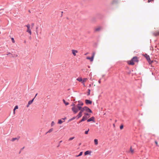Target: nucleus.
Wrapping results in <instances>:
<instances>
[{
  "mask_svg": "<svg viewBox=\"0 0 159 159\" xmlns=\"http://www.w3.org/2000/svg\"><path fill=\"white\" fill-rule=\"evenodd\" d=\"M78 108L80 110V111L83 112L84 111L90 113H92V111L88 107H78Z\"/></svg>",
  "mask_w": 159,
  "mask_h": 159,
  "instance_id": "obj_1",
  "label": "nucleus"
},
{
  "mask_svg": "<svg viewBox=\"0 0 159 159\" xmlns=\"http://www.w3.org/2000/svg\"><path fill=\"white\" fill-rule=\"evenodd\" d=\"M126 62L129 65H133L135 62H138V60H128Z\"/></svg>",
  "mask_w": 159,
  "mask_h": 159,
  "instance_id": "obj_2",
  "label": "nucleus"
},
{
  "mask_svg": "<svg viewBox=\"0 0 159 159\" xmlns=\"http://www.w3.org/2000/svg\"><path fill=\"white\" fill-rule=\"evenodd\" d=\"M27 27V30H26V32L29 33L30 35H31L32 34V32L31 31V30L30 29V26L29 24H28L27 25L25 26Z\"/></svg>",
  "mask_w": 159,
  "mask_h": 159,
  "instance_id": "obj_3",
  "label": "nucleus"
},
{
  "mask_svg": "<svg viewBox=\"0 0 159 159\" xmlns=\"http://www.w3.org/2000/svg\"><path fill=\"white\" fill-rule=\"evenodd\" d=\"M72 110L73 112L75 113H76L80 110L77 107V105L76 107H73L72 108Z\"/></svg>",
  "mask_w": 159,
  "mask_h": 159,
  "instance_id": "obj_4",
  "label": "nucleus"
},
{
  "mask_svg": "<svg viewBox=\"0 0 159 159\" xmlns=\"http://www.w3.org/2000/svg\"><path fill=\"white\" fill-rule=\"evenodd\" d=\"M102 29V28L101 27H98L95 28L94 29V31L95 32H98L99 31Z\"/></svg>",
  "mask_w": 159,
  "mask_h": 159,
  "instance_id": "obj_5",
  "label": "nucleus"
},
{
  "mask_svg": "<svg viewBox=\"0 0 159 159\" xmlns=\"http://www.w3.org/2000/svg\"><path fill=\"white\" fill-rule=\"evenodd\" d=\"M72 53L74 56H75L76 55V53L78 52V51L72 49L71 50Z\"/></svg>",
  "mask_w": 159,
  "mask_h": 159,
  "instance_id": "obj_6",
  "label": "nucleus"
},
{
  "mask_svg": "<svg viewBox=\"0 0 159 159\" xmlns=\"http://www.w3.org/2000/svg\"><path fill=\"white\" fill-rule=\"evenodd\" d=\"M79 104L77 105V107L78 108V107H82L81 106H82L83 105V103L80 101H78Z\"/></svg>",
  "mask_w": 159,
  "mask_h": 159,
  "instance_id": "obj_7",
  "label": "nucleus"
},
{
  "mask_svg": "<svg viewBox=\"0 0 159 159\" xmlns=\"http://www.w3.org/2000/svg\"><path fill=\"white\" fill-rule=\"evenodd\" d=\"M87 122H89L91 121H92L93 122H95L94 117H92L90 118L87 120Z\"/></svg>",
  "mask_w": 159,
  "mask_h": 159,
  "instance_id": "obj_8",
  "label": "nucleus"
},
{
  "mask_svg": "<svg viewBox=\"0 0 159 159\" xmlns=\"http://www.w3.org/2000/svg\"><path fill=\"white\" fill-rule=\"evenodd\" d=\"M88 118V117L87 116H84L83 117L82 119L79 121V123L83 121L86 120H87Z\"/></svg>",
  "mask_w": 159,
  "mask_h": 159,
  "instance_id": "obj_9",
  "label": "nucleus"
},
{
  "mask_svg": "<svg viewBox=\"0 0 159 159\" xmlns=\"http://www.w3.org/2000/svg\"><path fill=\"white\" fill-rule=\"evenodd\" d=\"M94 55H95V53L93 52V53L92 56L91 57H87V59L88 60H93L94 58Z\"/></svg>",
  "mask_w": 159,
  "mask_h": 159,
  "instance_id": "obj_10",
  "label": "nucleus"
},
{
  "mask_svg": "<svg viewBox=\"0 0 159 159\" xmlns=\"http://www.w3.org/2000/svg\"><path fill=\"white\" fill-rule=\"evenodd\" d=\"M91 153V151H87L84 153V154L85 156L87 155H90Z\"/></svg>",
  "mask_w": 159,
  "mask_h": 159,
  "instance_id": "obj_11",
  "label": "nucleus"
},
{
  "mask_svg": "<svg viewBox=\"0 0 159 159\" xmlns=\"http://www.w3.org/2000/svg\"><path fill=\"white\" fill-rule=\"evenodd\" d=\"M82 113L83 112H81L80 111L77 116V117H78V118H79L82 116L83 115Z\"/></svg>",
  "mask_w": 159,
  "mask_h": 159,
  "instance_id": "obj_12",
  "label": "nucleus"
},
{
  "mask_svg": "<svg viewBox=\"0 0 159 159\" xmlns=\"http://www.w3.org/2000/svg\"><path fill=\"white\" fill-rule=\"evenodd\" d=\"M85 102L87 104H91L92 103L91 101L88 99L85 100Z\"/></svg>",
  "mask_w": 159,
  "mask_h": 159,
  "instance_id": "obj_13",
  "label": "nucleus"
},
{
  "mask_svg": "<svg viewBox=\"0 0 159 159\" xmlns=\"http://www.w3.org/2000/svg\"><path fill=\"white\" fill-rule=\"evenodd\" d=\"M148 61L149 64H151L153 63L156 62V61L155 60H148Z\"/></svg>",
  "mask_w": 159,
  "mask_h": 159,
  "instance_id": "obj_14",
  "label": "nucleus"
},
{
  "mask_svg": "<svg viewBox=\"0 0 159 159\" xmlns=\"http://www.w3.org/2000/svg\"><path fill=\"white\" fill-rule=\"evenodd\" d=\"M144 56L145 57L147 60H150V58L149 55H147V54H145Z\"/></svg>",
  "mask_w": 159,
  "mask_h": 159,
  "instance_id": "obj_15",
  "label": "nucleus"
},
{
  "mask_svg": "<svg viewBox=\"0 0 159 159\" xmlns=\"http://www.w3.org/2000/svg\"><path fill=\"white\" fill-rule=\"evenodd\" d=\"M134 152V150L131 147L130 148V152L132 154H133Z\"/></svg>",
  "mask_w": 159,
  "mask_h": 159,
  "instance_id": "obj_16",
  "label": "nucleus"
},
{
  "mask_svg": "<svg viewBox=\"0 0 159 159\" xmlns=\"http://www.w3.org/2000/svg\"><path fill=\"white\" fill-rule=\"evenodd\" d=\"M77 80L79 82H81L83 81L82 78L81 77H78L77 79Z\"/></svg>",
  "mask_w": 159,
  "mask_h": 159,
  "instance_id": "obj_17",
  "label": "nucleus"
},
{
  "mask_svg": "<svg viewBox=\"0 0 159 159\" xmlns=\"http://www.w3.org/2000/svg\"><path fill=\"white\" fill-rule=\"evenodd\" d=\"M63 101L64 103L65 104V105L66 106L69 105V103L67 102H66L64 99H63Z\"/></svg>",
  "mask_w": 159,
  "mask_h": 159,
  "instance_id": "obj_18",
  "label": "nucleus"
},
{
  "mask_svg": "<svg viewBox=\"0 0 159 159\" xmlns=\"http://www.w3.org/2000/svg\"><path fill=\"white\" fill-rule=\"evenodd\" d=\"M34 99V98L33 99L29 101V102L28 103H29V105H30L33 103Z\"/></svg>",
  "mask_w": 159,
  "mask_h": 159,
  "instance_id": "obj_19",
  "label": "nucleus"
},
{
  "mask_svg": "<svg viewBox=\"0 0 159 159\" xmlns=\"http://www.w3.org/2000/svg\"><path fill=\"white\" fill-rule=\"evenodd\" d=\"M94 142L95 143V145H97L98 144V140L97 139H95L94 140Z\"/></svg>",
  "mask_w": 159,
  "mask_h": 159,
  "instance_id": "obj_20",
  "label": "nucleus"
},
{
  "mask_svg": "<svg viewBox=\"0 0 159 159\" xmlns=\"http://www.w3.org/2000/svg\"><path fill=\"white\" fill-rule=\"evenodd\" d=\"M53 130V128H51L47 132L46 134L48 133H50L52 132Z\"/></svg>",
  "mask_w": 159,
  "mask_h": 159,
  "instance_id": "obj_21",
  "label": "nucleus"
},
{
  "mask_svg": "<svg viewBox=\"0 0 159 159\" xmlns=\"http://www.w3.org/2000/svg\"><path fill=\"white\" fill-rule=\"evenodd\" d=\"M64 121H62L61 120H59L58 121V124H61Z\"/></svg>",
  "mask_w": 159,
  "mask_h": 159,
  "instance_id": "obj_22",
  "label": "nucleus"
},
{
  "mask_svg": "<svg viewBox=\"0 0 159 159\" xmlns=\"http://www.w3.org/2000/svg\"><path fill=\"white\" fill-rule=\"evenodd\" d=\"M74 138H75V137H70V138L69 139L68 141H70L73 139Z\"/></svg>",
  "mask_w": 159,
  "mask_h": 159,
  "instance_id": "obj_23",
  "label": "nucleus"
},
{
  "mask_svg": "<svg viewBox=\"0 0 159 159\" xmlns=\"http://www.w3.org/2000/svg\"><path fill=\"white\" fill-rule=\"evenodd\" d=\"M82 154H83V152H80L79 155L76 156V157H80V156H81L82 155Z\"/></svg>",
  "mask_w": 159,
  "mask_h": 159,
  "instance_id": "obj_24",
  "label": "nucleus"
},
{
  "mask_svg": "<svg viewBox=\"0 0 159 159\" xmlns=\"http://www.w3.org/2000/svg\"><path fill=\"white\" fill-rule=\"evenodd\" d=\"M87 80V79L86 78L83 79V83H84V82H86Z\"/></svg>",
  "mask_w": 159,
  "mask_h": 159,
  "instance_id": "obj_25",
  "label": "nucleus"
},
{
  "mask_svg": "<svg viewBox=\"0 0 159 159\" xmlns=\"http://www.w3.org/2000/svg\"><path fill=\"white\" fill-rule=\"evenodd\" d=\"M54 124H55V123H54V122L53 121H52L51 122V126H53Z\"/></svg>",
  "mask_w": 159,
  "mask_h": 159,
  "instance_id": "obj_26",
  "label": "nucleus"
},
{
  "mask_svg": "<svg viewBox=\"0 0 159 159\" xmlns=\"http://www.w3.org/2000/svg\"><path fill=\"white\" fill-rule=\"evenodd\" d=\"M90 90L89 89H88V95H89L90 94Z\"/></svg>",
  "mask_w": 159,
  "mask_h": 159,
  "instance_id": "obj_27",
  "label": "nucleus"
},
{
  "mask_svg": "<svg viewBox=\"0 0 159 159\" xmlns=\"http://www.w3.org/2000/svg\"><path fill=\"white\" fill-rule=\"evenodd\" d=\"M123 125H121L120 126V129H122L123 128Z\"/></svg>",
  "mask_w": 159,
  "mask_h": 159,
  "instance_id": "obj_28",
  "label": "nucleus"
},
{
  "mask_svg": "<svg viewBox=\"0 0 159 159\" xmlns=\"http://www.w3.org/2000/svg\"><path fill=\"white\" fill-rule=\"evenodd\" d=\"M11 39L12 43H15V41L14 40V38H12Z\"/></svg>",
  "mask_w": 159,
  "mask_h": 159,
  "instance_id": "obj_29",
  "label": "nucleus"
},
{
  "mask_svg": "<svg viewBox=\"0 0 159 159\" xmlns=\"http://www.w3.org/2000/svg\"><path fill=\"white\" fill-rule=\"evenodd\" d=\"M16 139H17L16 138H13L12 139L11 141L13 142L16 140Z\"/></svg>",
  "mask_w": 159,
  "mask_h": 159,
  "instance_id": "obj_30",
  "label": "nucleus"
},
{
  "mask_svg": "<svg viewBox=\"0 0 159 159\" xmlns=\"http://www.w3.org/2000/svg\"><path fill=\"white\" fill-rule=\"evenodd\" d=\"M89 131V129H88V130H87V131H85V134H88V132Z\"/></svg>",
  "mask_w": 159,
  "mask_h": 159,
  "instance_id": "obj_31",
  "label": "nucleus"
},
{
  "mask_svg": "<svg viewBox=\"0 0 159 159\" xmlns=\"http://www.w3.org/2000/svg\"><path fill=\"white\" fill-rule=\"evenodd\" d=\"M117 2V1L116 0H114L112 2V4H115Z\"/></svg>",
  "mask_w": 159,
  "mask_h": 159,
  "instance_id": "obj_32",
  "label": "nucleus"
},
{
  "mask_svg": "<svg viewBox=\"0 0 159 159\" xmlns=\"http://www.w3.org/2000/svg\"><path fill=\"white\" fill-rule=\"evenodd\" d=\"M138 58L136 57H134L132 60H135V59H137Z\"/></svg>",
  "mask_w": 159,
  "mask_h": 159,
  "instance_id": "obj_33",
  "label": "nucleus"
},
{
  "mask_svg": "<svg viewBox=\"0 0 159 159\" xmlns=\"http://www.w3.org/2000/svg\"><path fill=\"white\" fill-rule=\"evenodd\" d=\"M84 114L85 115L84 116H89V114L88 113H86V112L84 113Z\"/></svg>",
  "mask_w": 159,
  "mask_h": 159,
  "instance_id": "obj_34",
  "label": "nucleus"
},
{
  "mask_svg": "<svg viewBox=\"0 0 159 159\" xmlns=\"http://www.w3.org/2000/svg\"><path fill=\"white\" fill-rule=\"evenodd\" d=\"M14 109H15V110H16V109H18V106H17V105L16 106Z\"/></svg>",
  "mask_w": 159,
  "mask_h": 159,
  "instance_id": "obj_35",
  "label": "nucleus"
},
{
  "mask_svg": "<svg viewBox=\"0 0 159 159\" xmlns=\"http://www.w3.org/2000/svg\"><path fill=\"white\" fill-rule=\"evenodd\" d=\"M76 118V117H73V118H72L71 119H70V120H74Z\"/></svg>",
  "mask_w": 159,
  "mask_h": 159,
  "instance_id": "obj_36",
  "label": "nucleus"
},
{
  "mask_svg": "<svg viewBox=\"0 0 159 159\" xmlns=\"http://www.w3.org/2000/svg\"><path fill=\"white\" fill-rule=\"evenodd\" d=\"M71 106H73V107H76V106H75V104L74 103H73L72 104V105H71Z\"/></svg>",
  "mask_w": 159,
  "mask_h": 159,
  "instance_id": "obj_37",
  "label": "nucleus"
},
{
  "mask_svg": "<svg viewBox=\"0 0 159 159\" xmlns=\"http://www.w3.org/2000/svg\"><path fill=\"white\" fill-rule=\"evenodd\" d=\"M155 143L157 145V146H158V143H157V141H155Z\"/></svg>",
  "mask_w": 159,
  "mask_h": 159,
  "instance_id": "obj_38",
  "label": "nucleus"
},
{
  "mask_svg": "<svg viewBox=\"0 0 159 159\" xmlns=\"http://www.w3.org/2000/svg\"><path fill=\"white\" fill-rule=\"evenodd\" d=\"M98 83H99V84H100V83H101V79H100L98 80Z\"/></svg>",
  "mask_w": 159,
  "mask_h": 159,
  "instance_id": "obj_39",
  "label": "nucleus"
},
{
  "mask_svg": "<svg viewBox=\"0 0 159 159\" xmlns=\"http://www.w3.org/2000/svg\"><path fill=\"white\" fill-rule=\"evenodd\" d=\"M34 23H32V24L31 25H32V27H33L34 26Z\"/></svg>",
  "mask_w": 159,
  "mask_h": 159,
  "instance_id": "obj_40",
  "label": "nucleus"
},
{
  "mask_svg": "<svg viewBox=\"0 0 159 159\" xmlns=\"http://www.w3.org/2000/svg\"><path fill=\"white\" fill-rule=\"evenodd\" d=\"M29 105V103H28V104H27V107H29V105Z\"/></svg>",
  "mask_w": 159,
  "mask_h": 159,
  "instance_id": "obj_41",
  "label": "nucleus"
},
{
  "mask_svg": "<svg viewBox=\"0 0 159 159\" xmlns=\"http://www.w3.org/2000/svg\"><path fill=\"white\" fill-rule=\"evenodd\" d=\"M148 2H150V1H152V0H148Z\"/></svg>",
  "mask_w": 159,
  "mask_h": 159,
  "instance_id": "obj_42",
  "label": "nucleus"
},
{
  "mask_svg": "<svg viewBox=\"0 0 159 159\" xmlns=\"http://www.w3.org/2000/svg\"><path fill=\"white\" fill-rule=\"evenodd\" d=\"M37 94H38V93H37L35 95V97H34V98H35V97L37 96Z\"/></svg>",
  "mask_w": 159,
  "mask_h": 159,
  "instance_id": "obj_43",
  "label": "nucleus"
},
{
  "mask_svg": "<svg viewBox=\"0 0 159 159\" xmlns=\"http://www.w3.org/2000/svg\"><path fill=\"white\" fill-rule=\"evenodd\" d=\"M83 83V84L84 86H85V84H84V83Z\"/></svg>",
  "mask_w": 159,
  "mask_h": 159,
  "instance_id": "obj_44",
  "label": "nucleus"
},
{
  "mask_svg": "<svg viewBox=\"0 0 159 159\" xmlns=\"http://www.w3.org/2000/svg\"><path fill=\"white\" fill-rule=\"evenodd\" d=\"M16 110H15V109H14L13 111H15Z\"/></svg>",
  "mask_w": 159,
  "mask_h": 159,
  "instance_id": "obj_45",
  "label": "nucleus"
},
{
  "mask_svg": "<svg viewBox=\"0 0 159 159\" xmlns=\"http://www.w3.org/2000/svg\"><path fill=\"white\" fill-rule=\"evenodd\" d=\"M91 85L90 84H89V87H91Z\"/></svg>",
  "mask_w": 159,
  "mask_h": 159,
  "instance_id": "obj_46",
  "label": "nucleus"
},
{
  "mask_svg": "<svg viewBox=\"0 0 159 159\" xmlns=\"http://www.w3.org/2000/svg\"><path fill=\"white\" fill-rule=\"evenodd\" d=\"M15 112L14 111V112H13L14 114H15Z\"/></svg>",
  "mask_w": 159,
  "mask_h": 159,
  "instance_id": "obj_47",
  "label": "nucleus"
},
{
  "mask_svg": "<svg viewBox=\"0 0 159 159\" xmlns=\"http://www.w3.org/2000/svg\"><path fill=\"white\" fill-rule=\"evenodd\" d=\"M37 34H38V32L36 31Z\"/></svg>",
  "mask_w": 159,
  "mask_h": 159,
  "instance_id": "obj_48",
  "label": "nucleus"
},
{
  "mask_svg": "<svg viewBox=\"0 0 159 159\" xmlns=\"http://www.w3.org/2000/svg\"><path fill=\"white\" fill-rule=\"evenodd\" d=\"M62 120H64V118H63L62 119Z\"/></svg>",
  "mask_w": 159,
  "mask_h": 159,
  "instance_id": "obj_49",
  "label": "nucleus"
}]
</instances>
